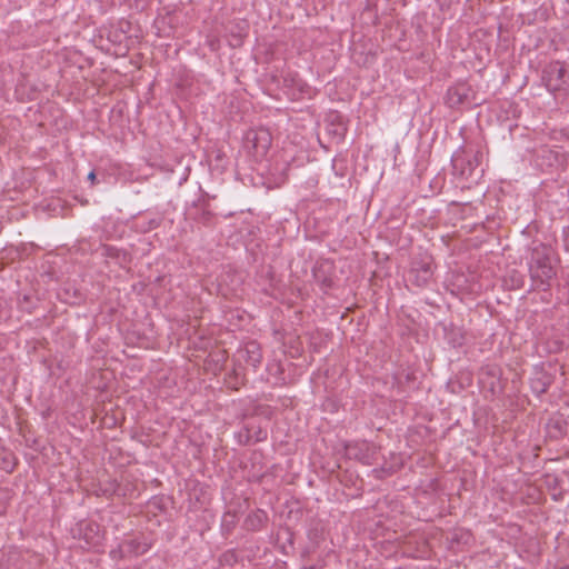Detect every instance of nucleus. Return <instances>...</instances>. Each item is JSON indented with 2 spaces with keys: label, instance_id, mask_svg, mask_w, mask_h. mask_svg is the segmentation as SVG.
Segmentation results:
<instances>
[{
  "label": "nucleus",
  "instance_id": "obj_1",
  "mask_svg": "<svg viewBox=\"0 0 569 569\" xmlns=\"http://www.w3.org/2000/svg\"><path fill=\"white\" fill-rule=\"evenodd\" d=\"M529 272L535 282L548 284L555 276V269L551 261V249L543 243H539L532 249L529 261Z\"/></svg>",
  "mask_w": 569,
  "mask_h": 569
},
{
  "label": "nucleus",
  "instance_id": "obj_2",
  "mask_svg": "<svg viewBox=\"0 0 569 569\" xmlns=\"http://www.w3.org/2000/svg\"><path fill=\"white\" fill-rule=\"evenodd\" d=\"M542 80L550 92L569 94V68L559 61L549 63L543 69Z\"/></svg>",
  "mask_w": 569,
  "mask_h": 569
},
{
  "label": "nucleus",
  "instance_id": "obj_3",
  "mask_svg": "<svg viewBox=\"0 0 569 569\" xmlns=\"http://www.w3.org/2000/svg\"><path fill=\"white\" fill-rule=\"evenodd\" d=\"M271 142V133L264 128L250 130L246 136V147L257 160L267 156Z\"/></svg>",
  "mask_w": 569,
  "mask_h": 569
},
{
  "label": "nucleus",
  "instance_id": "obj_4",
  "mask_svg": "<svg viewBox=\"0 0 569 569\" xmlns=\"http://www.w3.org/2000/svg\"><path fill=\"white\" fill-rule=\"evenodd\" d=\"M350 457L361 461L365 465H371L376 460V447L367 441L356 442L347 447Z\"/></svg>",
  "mask_w": 569,
  "mask_h": 569
},
{
  "label": "nucleus",
  "instance_id": "obj_5",
  "mask_svg": "<svg viewBox=\"0 0 569 569\" xmlns=\"http://www.w3.org/2000/svg\"><path fill=\"white\" fill-rule=\"evenodd\" d=\"M417 286H426L432 278V268L428 261L413 262L409 272Z\"/></svg>",
  "mask_w": 569,
  "mask_h": 569
},
{
  "label": "nucleus",
  "instance_id": "obj_6",
  "mask_svg": "<svg viewBox=\"0 0 569 569\" xmlns=\"http://www.w3.org/2000/svg\"><path fill=\"white\" fill-rule=\"evenodd\" d=\"M468 89L465 84L455 86L448 89L447 91V102L451 107L459 106L463 103L467 98Z\"/></svg>",
  "mask_w": 569,
  "mask_h": 569
},
{
  "label": "nucleus",
  "instance_id": "obj_7",
  "mask_svg": "<svg viewBox=\"0 0 569 569\" xmlns=\"http://www.w3.org/2000/svg\"><path fill=\"white\" fill-rule=\"evenodd\" d=\"M256 351H258V347L254 343H250L248 346V352L256 353Z\"/></svg>",
  "mask_w": 569,
  "mask_h": 569
},
{
  "label": "nucleus",
  "instance_id": "obj_8",
  "mask_svg": "<svg viewBox=\"0 0 569 569\" xmlns=\"http://www.w3.org/2000/svg\"><path fill=\"white\" fill-rule=\"evenodd\" d=\"M88 179H89L91 182H93V181H94V179H96V174H94V172H93V171H91V172L88 174Z\"/></svg>",
  "mask_w": 569,
  "mask_h": 569
},
{
  "label": "nucleus",
  "instance_id": "obj_9",
  "mask_svg": "<svg viewBox=\"0 0 569 569\" xmlns=\"http://www.w3.org/2000/svg\"><path fill=\"white\" fill-rule=\"evenodd\" d=\"M259 361H260V355L258 353L257 357L252 358V362L254 365L256 362H259Z\"/></svg>",
  "mask_w": 569,
  "mask_h": 569
},
{
  "label": "nucleus",
  "instance_id": "obj_10",
  "mask_svg": "<svg viewBox=\"0 0 569 569\" xmlns=\"http://www.w3.org/2000/svg\"><path fill=\"white\" fill-rule=\"evenodd\" d=\"M134 545V541H131L129 543L126 545V547L129 549V550H132V547Z\"/></svg>",
  "mask_w": 569,
  "mask_h": 569
},
{
  "label": "nucleus",
  "instance_id": "obj_11",
  "mask_svg": "<svg viewBox=\"0 0 569 569\" xmlns=\"http://www.w3.org/2000/svg\"><path fill=\"white\" fill-rule=\"evenodd\" d=\"M146 551H147V548H142V550H137L136 552H137V553H143V552H146Z\"/></svg>",
  "mask_w": 569,
  "mask_h": 569
}]
</instances>
